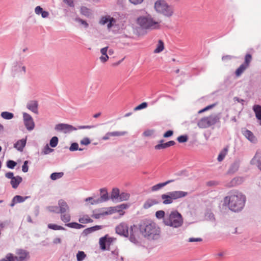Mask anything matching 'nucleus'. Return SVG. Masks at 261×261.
Listing matches in <instances>:
<instances>
[{"instance_id": "1", "label": "nucleus", "mask_w": 261, "mask_h": 261, "mask_svg": "<svg viewBox=\"0 0 261 261\" xmlns=\"http://www.w3.org/2000/svg\"><path fill=\"white\" fill-rule=\"evenodd\" d=\"M245 202V196L239 191L232 192L224 198V202L227 203L229 208L233 212L242 210Z\"/></svg>"}, {"instance_id": "2", "label": "nucleus", "mask_w": 261, "mask_h": 261, "mask_svg": "<svg viewBox=\"0 0 261 261\" xmlns=\"http://www.w3.org/2000/svg\"><path fill=\"white\" fill-rule=\"evenodd\" d=\"M137 23L140 28L144 30H159L162 27V21L150 15L139 17L137 19Z\"/></svg>"}, {"instance_id": "3", "label": "nucleus", "mask_w": 261, "mask_h": 261, "mask_svg": "<svg viewBox=\"0 0 261 261\" xmlns=\"http://www.w3.org/2000/svg\"><path fill=\"white\" fill-rule=\"evenodd\" d=\"M140 232L149 239H157L160 236V230L153 222L145 221L139 226Z\"/></svg>"}, {"instance_id": "4", "label": "nucleus", "mask_w": 261, "mask_h": 261, "mask_svg": "<svg viewBox=\"0 0 261 261\" xmlns=\"http://www.w3.org/2000/svg\"><path fill=\"white\" fill-rule=\"evenodd\" d=\"M116 232L120 235L125 237L129 236L130 240L134 243L137 241L138 234V227L134 225L131 226L130 230H128V226L123 223H120L116 227Z\"/></svg>"}, {"instance_id": "5", "label": "nucleus", "mask_w": 261, "mask_h": 261, "mask_svg": "<svg viewBox=\"0 0 261 261\" xmlns=\"http://www.w3.org/2000/svg\"><path fill=\"white\" fill-rule=\"evenodd\" d=\"M163 223L166 226L178 228L182 225L184 220L181 215L178 212L174 211L165 216Z\"/></svg>"}, {"instance_id": "6", "label": "nucleus", "mask_w": 261, "mask_h": 261, "mask_svg": "<svg viewBox=\"0 0 261 261\" xmlns=\"http://www.w3.org/2000/svg\"><path fill=\"white\" fill-rule=\"evenodd\" d=\"M154 8L157 12L167 17H170L173 14V8L164 0L157 1L154 4Z\"/></svg>"}, {"instance_id": "7", "label": "nucleus", "mask_w": 261, "mask_h": 261, "mask_svg": "<svg viewBox=\"0 0 261 261\" xmlns=\"http://www.w3.org/2000/svg\"><path fill=\"white\" fill-rule=\"evenodd\" d=\"M219 121V117L215 114L211 115L207 117L201 118L198 122L197 125L202 128H207L214 125Z\"/></svg>"}, {"instance_id": "8", "label": "nucleus", "mask_w": 261, "mask_h": 261, "mask_svg": "<svg viewBox=\"0 0 261 261\" xmlns=\"http://www.w3.org/2000/svg\"><path fill=\"white\" fill-rule=\"evenodd\" d=\"M128 207V205L125 203H123L116 206L111 207L108 209V211L106 212V214L107 215L112 214L117 212L120 214V215L122 216L125 213L124 210L126 209Z\"/></svg>"}, {"instance_id": "9", "label": "nucleus", "mask_w": 261, "mask_h": 261, "mask_svg": "<svg viewBox=\"0 0 261 261\" xmlns=\"http://www.w3.org/2000/svg\"><path fill=\"white\" fill-rule=\"evenodd\" d=\"M23 118L27 129L29 130H33L35 127V123L32 116L27 113H23Z\"/></svg>"}, {"instance_id": "10", "label": "nucleus", "mask_w": 261, "mask_h": 261, "mask_svg": "<svg viewBox=\"0 0 261 261\" xmlns=\"http://www.w3.org/2000/svg\"><path fill=\"white\" fill-rule=\"evenodd\" d=\"M55 129L58 131H62L64 133H68L76 130V128L71 125L60 123L56 125Z\"/></svg>"}, {"instance_id": "11", "label": "nucleus", "mask_w": 261, "mask_h": 261, "mask_svg": "<svg viewBox=\"0 0 261 261\" xmlns=\"http://www.w3.org/2000/svg\"><path fill=\"white\" fill-rule=\"evenodd\" d=\"M101 196L99 199L94 200L91 202L92 204H95L102 202L106 201L109 199L108 193L106 189L100 190Z\"/></svg>"}, {"instance_id": "12", "label": "nucleus", "mask_w": 261, "mask_h": 261, "mask_svg": "<svg viewBox=\"0 0 261 261\" xmlns=\"http://www.w3.org/2000/svg\"><path fill=\"white\" fill-rule=\"evenodd\" d=\"M17 261H24L29 258V253L23 249H18L16 252Z\"/></svg>"}, {"instance_id": "13", "label": "nucleus", "mask_w": 261, "mask_h": 261, "mask_svg": "<svg viewBox=\"0 0 261 261\" xmlns=\"http://www.w3.org/2000/svg\"><path fill=\"white\" fill-rule=\"evenodd\" d=\"M115 22V19L110 16L102 17L99 21V23L102 25L107 24V27L108 29L111 28Z\"/></svg>"}, {"instance_id": "14", "label": "nucleus", "mask_w": 261, "mask_h": 261, "mask_svg": "<svg viewBox=\"0 0 261 261\" xmlns=\"http://www.w3.org/2000/svg\"><path fill=\"white\" fill-rule=\"evenodd\" d=\"M107 237L108 235H106L105 237H101L99 239V243L100 247L102 250H106V245H108L109 246L112 241V239L111 238H108Z\"/></svg>"}, {"instance_id": "15", "label": "nucleus", "mask_w": 261, "mask_h": 261, "mask_svg": "<svg viewBox=\"0 0 261 261\" xmlns=\"http://www.w3.org/2000/svg\"><path fill=\"white\" fill-rule=\"evenodd\" d=\"M175 144V142L174 141H170L166 143H164V140H161L159 142V144L154 146V148L156 150H160L168 148Z\"/></svg>"}, {"instance_id": "16", "label": "nucleus", "mask_w": 261, "mask_h": 261, "mask_svg": "<svg viewBox=\"0 0 261 261\" xmlns=\"http://www.w3.org/2000/svg\"><path fill=\"white\" fill-rule=\"evenodd\" d=\"M38 103L36 100H31L28 102L27 108L35 114L38 113Z\"/></svg>"}, {"instance_id": "17", "label": "nucleus", "mask_w": 261, "mask_h": 261, "mask_svg": "<svg viewBox=\"0 0 261 261\" xmlns=\"http://www.w3.org/2000/svg\"><path fill=\"white\" fill-rule=\"evenodd\" d=\"M170 192L171 196L174 200L186 197L188 195V192L182 191H175Z\"/></svg>"}, {"instance_id": "18", "label": "nucleus", "mask_w": 261, "mask_h": 261, "mask_svg": "<svg viewBox=\"0 0 261 261\" xmlns=\"http://www.w3.org/2000/svg\"><path fill=\"white\" fill-rule=\"evenodd\" d=\"M243 134L250 142L254 143L257 142L256 138L250 130L246 129L243 132Z\"/></svg>"}, {"instance_id": "19", "label": "nucleus", "mask_w": 261, "mask_h": 261, "mask_svg": "<svg viewBox=\"0 0 261 261\" xmlns=\"http://www.w3.org/2000/svg\"><path fill=\"white\" fill-rule=\"evenodd\" d=\"M58 205L60 208L59 213L63 214L69 211V206L64 200L62 199L60 200L58 202Z\"/></svg>"}, {"instance_id": "20", "label": "nucleus", "mask_w": 261, "mask_h": 261, "mask_svg": "<svg viewBox=\"0 0 261 261\" xmlns=\"http://www.w3.org/2000/svg\"><path fill=\"white\" fill-rule=\"evenodd\" d=\"M159 203L158 201L155 199L153 198H149L146 201L144 202L143 204V208L145 209H148L151 206L156 205Z\"/></svg>"}, {"instance_id": "21", "label": "nucleus", "mask_w": 261, "mask_h": 261, "mask_svg": "<svg viewBox=\"0 0 261 261\" xmlns=\"http://www.w3.org/2000/svg\"><path fill=\"white\" fill-rule=\"evenodd\" d=\"M162 199L163 200V203L164 204H169L173 202L174 200L171 196V192H169L167 194H163L161 196Z\"/></svg>"}, {"instance_id": "22", "label": "nucleus", "mask_w": 261, "mask_h": 261, "mask_svg": "<svg viewBox=\"0 0 261 261\" xmlns=\"http://www.w3.org/2000/svg\"><path fill=\"white\" fill-rule=\"evenodd\" d=\"M29 197H22L19 195H16L14 196L12 199V202L10 204L11 207L14 206V205L17 203H21L24 201Z\"/></svg>"}, {"instance_id": "23", "label": "nucleus", "mask_w": 261, "mask_h": 261, "mask_svg": "<svg viewBox=\"0 0 261 261\" xmlns=\"http://www.w3.org/2000/svg\"><path fill=\"white\" fill-rule=\"evenodd\" d=\"M253 110L255 114V116L259 121V124L261 125V106L259 105H254Z\"/></svg>"}, {"instance_id": "24", "label": "nucleus", "mask_w": 261, "mask_h": 261, "mask_svg": "<svg viewBox=\"0 0 261 261\" xmlns=\"http://www.w3.org/2000/svg\"><path fill=\"white\" fill-rule=\"evenodd\" d=\"M102 228V226L101 225H95L94 226H93V227H89V228H86L85 229L84 231H83V233L85 234V235H87L89 233H91L95 231H96V230H99L100 229Z\"/></svg>"}, {"instance_id": "25", "label": "nucleus", "mask_w": 261, "mask_h": 261, "mask_svg": "<svg viewBox=\"0 0 261 261\" xmlns=\"http://www.w3.org/2000/svg\"><path fill=\"white\" fill-rule=\"evenodd\" d=\"M21 181L22 178L19 176H17L14 178H12V179L11 180V184L13 188L16 189Z\"/></svg>"}, {"instance_id": "26", "label": "nucleus", "mask_w": 261, "mask_h": 261, "mask_svg": "<svg viewBox=\"0 0 261 261\" xmlns=\"http://www.w3.org/2000/svg\"><path fill=\"white\" fill-rule=\"evenodd\" d=\"M172 181V180H168L163 183H159L152 186L151 188V190L152 191H156L161 189V188H163L164 186H166L167 184L170 183Z\"/></svg>"}, {"instance_id": "27", "label": "nucleus", "mask_w": 261, "mask_h": 261, "mask_svg": "<svg viewBox=\"0 0 261 261\" xmlns=\"http://www.w3.org/2000/svg\"><path fill=\"white\" fill-rule=\"evenodd\" d=\"M26 144V140L21 139L18 141L15 144L14 147L18 150L22 151Z\"/></svg>"}, {"instance_id": "28", "label": "nucleus", "mask_w": 261, "mask_h": 261, "mask_svg": "<svg viewBox=\"0 0 261 261\" xmlns=\"http://www.w3.org/2000/svg\"><path fill=\"white\" fill-rule=\"evenodd\" d=\"M119 190L118 188H114L111 192L110 198L113 200H118L119 197Z\"/></svg>"}, {"instance_id": "29", "label": "nucleus", "mask_w": 261, "mask_h": 261, "mask_svg": "<svg viewBox=\"0 0 261 261\" xmlns=\"http://www.w3.org/2000/svg\"><path fill=\"white\" fill-rule=\"evenodd\" d=\"M247 68L248 67L243 64L241 65L240 67L236 70L235 74L236 76L239 77Z\"/></svg>"}, {"instance_id": "30", "label": "nucleus", "mask_w": 261, "mask_h": 261, "mask_svg": "<svg viewBox=\"0 0 261 261\" xmlns=\"http://www.w3.org/2000/svg\"><path fill=\"white\" fill-rule=\"evenodd\" d=\"M61 214V219L63 222L67 223L70 221L71 216L68 211Z\"/></svg>"}, {"instance_id": "31", "label": "nucleus", "mask_w": 261, "mask_h": 261, "mask_svg": "<svg viewBox=\"0 0 261 261\" xmlns=\"http://www.w3.org/2000/svg\"><path fill=\"white\" fill-rule=\"evenodd\" d=\"M65 225H66V226H67L69 227L75 228V229H81L84 227V225L79 224L76 222H71V223L66 224Z\"/></svg>"}, {"instance_id": "32", "label": "nucleus", "mask_w": 261, "mask_h": 261, "mask_svg": "<svg viewBox=\"0 0 261 261\" xmlns=\"http://www.w3.org/2000/svg\"><path fill=\"white\" fill-rule=\"evenodd\" d=\"M63 175H64V173L62 172H55V173H53L50 175V177L52 180H55L56 179H59V178L62 177Z\"/></svg>"}, {"instance_id": "33", "label": "nucleus", "mask_w": 261, "mask_h": 261, "mask_svg": "<svg viewBox=\"0 0 261 261\" xmlns=\"http://www.w3.org/2000/svg\"><path fill=\"white\" fill-rule=\"evenodd\" d=\"M164 48V43L162 40H159L157 45V47L154 50V53H159L163 50Z\"/></svg>"}, {"instance_id": "34", "label": "nucleus", "mask_w": 261, "mask_h": 261, "mask_svg": "<svg viewBox=\"0 0 261 261\" xmlns=\"http://www.w3.org/2000/svg\"><path fill=\"white\" fill-rule=\"evenodd\" d=\"M17 257L14 256L11 253H8L6 256L5 258H2L0 261H15L17 260Z\"/></svg>"}, {"instance_id": "35", "label": "nucleus", "mask_w": 261, "mask_h": 261, "mask_svg": "<svg viewBox=\"0 0 261 261\" xmlns=\"http://www.w3.org/2000/svg\"><path fill=\"white\" fill-rule=\"evenodd\" d=\"M47 227L48 228L54 230H65V228L63 227L52 223L48 224Z\"/></svg>"}, {"instance_id": "36", "label": "nucleus", "mask_w": 261, "mask_h": 261, "mask_svg": "<svg viewBox=\"0 0 261 261\" xmlns=\"http://www.w3.org/2000/svg\"><path fill=\"white\" fill-rule=\"evenodd\" d=\"M228 151V149L226 148H224L221 152L219 153L218 156V161L219 162H221L225 156H226L227 153Z\"/></svg>"}, {"instance_id": "37", "label": "nucleus", "mask_w": 261, "mask_h": 261, "mask_svg": "<svg viewBox=\"0 0 261 261\" xmlns=\"http://www.w3.org/2000/svg\"><path fill=\"white\" fill-rule=\"evenodd\" d=\"M130 197V194L127 193L123 192L120 194L118 201H122L127 200Z\"/></svg>"}, {"instance_id": "38", "label": "nucleus", "mask_w": 261, "mask_h": 261, "mask_svg": "<svg viewBox=\"0 0 261 261\" xmlns=\"http://www.w3.org/2000/svg\"><path fill=\"white\" fill-rule=\"evenodd\" d=\"M1 115L5 119H11L14 117L13 113L8 112H3L1 113Z\"/></svg>"}, {"instance_id": "39", "label": "nucleus", "mask_w": 261, "mask_h": 261, "mask_svg": "<svg viewBox=\"0 0 261 261\" xmlns=\"http://www.w3.org/2000/svg\"><path fill=\"white\" fill-rule=\"evenodd\" d=\"M79 222H80L81 223L85 224V223H91L93 222V220H92V219L90 218L88 216H84L82 218H80L79 219Z\"/></svg>"}, {"instance_id": "40", "label": "nucleus", "mask_w": 261, "mask_h": 261, "mask_svg": "<svg viewBox=\"0 0 261 261\" xmlns=\"http://www.w3.org/2000/svg\"><path fill=\"white\" fill-rule=\"evenodd\" d=\"M251 60H252V56L250 54H248L245 57V61H244V63H243V64H244L247 67H248Z\"/></svg>"}, {"instance_id": "41", "label": "nucleus", "mask_w": 261, "mask_h": 261, "mask_svg": "<svg viewBox=\"0 0 261 261\" xmlns=\"http://www.w3.org/2000/svg\"><path fill=\"white\" fill-rule=\"evenodd\" d=\"M58 143V138L57 137H53L50 140L49 144L52 147L57 146Z\"/></svg>"}, {"instance_id": "42", "label": "nucleus", "mask_w": 261, "mask_h": 261, "mask_svg": "<svg viewBox=\"0 0 261 261\" xmlns=\"http://www.w3.org/2000/svg\"><path fill=\"white\" fill-rule=\"evenodd\" d=\"M86 256V255L83 251H79L76 254V258L78 261L83 260Z\"/></svg>"}, {"instance_id": "43", "label": "nucleus", "mask_w": 261, "mask_h": 261, "mask_svg": "<svg viewBox=\"0 0 261 261\" xmlns=\"http://www.w3.org/2000/svg\"><path fill=\"white\" fill-rule=\"evenodd\" d=\"M53 150H54L53 149L49 148L48 145H46L43 148V150L42 151L41 154H44V155L47 154H48V153L53 152Z\"/></svg>"}, {"instance_id": "44", "label": "nucleus", "mask_w": 261, "mask_h": 261, "mask_svg": "<svg viewBox=\"0 0 261 261\" xmlns=\"http://www.w3.org/2000/svg\"><path fill=\"white\" fill-rule=\"evenodd\" d=\"M155 216L158 219H164L165 216V212L162 210L158 211L155 213Z\"/></svg>"}, {"instance_id": "45", "label": "nucleus", "mask_w": 261, "mask_h": 261, "mask_svg": "<svg viewBox=\"0 0 261 261\" xmlns=\"http://www.w3.org/2000/svg\"><path fill=\"white\" fill-rule=\"evenodd\" d=\"M188 138L187 135H181L179 136L177 140L179 143H185L188 141Z\"/></svg>"}, {"instance_id": "46", "label": "nucleus", "mask_w": 261, "mask_h": 261, "mask_svg": "<svg viewBox=\"0 0 261 261\" xmlns=\"http://www.w3.org/2000/svg\"><path fill=\"white\" fill-rule=\"evenodd\" d=\"M82 150V149H79V145L77 143H73L71 144L70 148H69V150L71 151H75V150Z\"/></svg>"}, {"instance_id": "47", "label": "nucleus", "mask_w": 261, "mask_h": 261, "mask_svg": "<svg viewBox=\"0 0 261 261\" xmlns=\"http://www.w3.org/2000/svg\"><path fill=\"white\" fill-rule=\"evenodd\" d=\"M112 137L116 136H121L124 135L126 133L125 132H110Z\"/></svg>"}, {"instance_id": "48", "label": "nucleus", "mask_w": 261, "mask_h": 261, "mask_svg": "<svg viewBox=\"0 0 261 261\" xmlns=\"http://www.w3.org/2000/svg\"><path fill=\"white\" fill-rule=\"evenodd\" d=\"M147 107V103L146 102H144L138 105L137 107H135L134 110L135 111L140 110L146 108Z\"/></svg>"}, {"instance_id": "49", "label": "nucleus", "mask_w": 261, "mask_h": 261, "mask_svg": "<svg viewBox=\"0 0 261 261\" xmlns=\"http://www.w3.org/2000/svg\"><path fill=\"white\" fill-rule=\"evenodd\" d=\"M81 13L85 16H89L90 14V10L85 7L81 8Z\"/></svg>"}, {"instance_id": "50", "label": "nucleus", "mask_w": 261, "mask_h": 261, "mask_svg": "<svg viewBox=\"0 0 261 261\" xmlns=\"http://www.w3.org/2000/svg\"><path fill=\"white\" fill-rule=\"evenodd\" d=\"M7 165L8 168L13 169L16 165V163L13 161L10 160L7 162Z\"/></svg>"}, {"instance_id": "51", "label": "nucleus", "mask_w": 261, "mask_h": 261, "mask_svg": "<svg viewBox=\"0 0 261 261\" xmlns=\"http://www.w3.org/2000/svg\"><path fill=\"white\" fill-rule=\"evenodd\" d=\"M215 106H216V104H213L211 105H209V106L206 107L205 108H204V109L199 111L198 113L199 114L202 113H203L206 111H207V110H210V109L213 108Z\"/></svg>"}, {"instance_id": "52", "label": "nucleus", "mask_w": 261, "mask_h": 261, "mask_svg": "<svg viewBox=\"0 0 261 261\" xmlns=\"http://www.w3.org/2000/svg\"><path fill=\"white\" fill-rule=\"evenodd\" d=\"M80 143L82 145H88L90 143V141L89 138H85L81 141Z\"/></svg>"}, {"instance_id": "53", "label": "nucleus", "mask_w": 261, "mask_h": 261, "mask_svg": "<svg viewBox=\"0 0 261 261\" xmlns=\"http://www.w3.org/2000/svg\"><path fill=\"white\" fill-rule=\"evenodd\" d=\"M43 11V9L40 6H37L35 9V12L37 15L41 14Z\"/></svg>"}, {"instance_id": "54", "label": "nucleus", "mask_w": 261, "mask_h": 261, "mask_svg": "<svg viewBox=\"0 0 261 261\" xmlns=\"http://www.w3.org/2000/svg\"><path fill=\"white\" fill-rule=\"evenodd\" d=\"M202 239L200 238H190L188 240L189 242H201Z\"/></svg>"}, {"instance_id": "55", "label": "nucleus", "mask_w": 261, "mask_h": 261, "mask_svg": "<svg viewBox=\"0 0 261 261\" xmlns=\"http://www.w3.org/2000/svg\"><path fill=\"white\" fill-rule=\"evenodd\" d=\"M173 134V132L171 130H169L167 132H166L163 135V137L164 138H168L171 136H172Z\"/></svg>"}, {"instance_id": "56", "label": "nucleus", "mask_w": 261, "mask_h": 261, "mask_svg": "<svg viewBox=\"0 0 261 261\" xmlns=\"http://www.w3.org/2000/svg\"><path fill=\"white\" fill-rule=\"evenodd\" d=\"M109 59V56H108V55H101V56L100 57V60L101 61V62H103V63H105L106 62H107L108 61V60Z\"/></svg>"}, {"instance_id": "57", "label": "nucleus", "mask_w": 261, "mask_h": 261, "mask_svg": "<svg viewBox=\"0 0 261 261\" xmlns=\"http://www.w3.org/2000/svg\"><path fill=\"white\" fill-rule=\"evenodd\" d=\"M28 162L25 161L22 167V170L24 172H27L28 171V166L27 165Z\"/></svg>"}, {"instance_id": "58", "label": "nucleus", "mask_w": 261, "mask_h": 261, "mask_svg": "<svg viewBox=\"0 0 261 261\" xmlns=\"http://www.w3.org/2000/svg\"><path fill=\"white\" fill-rule=\"evenodd\" d=\"M49 210L50 212H54V213H58L59 212H58V207L57 206H49L48 207Z\"/></svg>"}, {"instance_id": "59", "label": "nucleus", "mask_w": 261, "mask_h": 261, "mask_svg": "<svg viewBox=\"0 0 261 261\" xmlns=\"http://www.w3.org/2000/svg\"><path fill=\"white\" fill-rule=\"evenodd\" d=\"M53 242L54 244H61L62 242V240L60 238H56L54 239Z\"/></svg>"}, {"instance_id": "60", "label": "nucleus", "mask_w": 261, "mask_h": 261, "mask_svg": "<svg viewBox=\"0 0 261 261\" xmlns=\"http://www.w3.org/2000/svg\"><path fill=\"white\" fill-rule=\"evenodd\" d=\"M129 2L134 4V5H138L141 4L143 0H129Z\"/></svg>"}, {"instance_id": "61", "label": "nucleus", "mask_w": 261, "mask_h": 261, "mask_svg": "<svg viewBox=\"0 0 261 261\" xmlns=\"http://www.w3.org/2000/svg\"><path fill=\"white\" fill-rule=\"evenodd\" d=\"M112 137L110 132L107 133L103 137L102 140H107Z\"/></svg>"}, {"instance_id": "62", "label": "nucleus", "mask_w": 261, "mask_h": 261, "mask_svg": "<svg viewBox=\"0 0 261 261\" xmlns=\"http://www.w3.org/2000/svg\"><path fill=\"white\" fill-rule=\"evenodd\" d=\"M108 48V46L101 48L100 49V53H101V55H107Z\"/></svg>"}, {"instance_id": "63", "label": "nucleus", "mask_w": 261, "mask_h": 261, "mask_svg": "<svg viewBox=\"0 0 261 261\" xmlns=\"http://www.w3.org/2000/svg\"><path fill=\"white\" fill-rule=\"evenodd\" d=\"M6 176L8 178H10L11 180L12 178H14L15 176H14L13 173L12 172H8L6 174Z\"/></svg>"}, {"instance_id": "64", "label": "nucleus", "mask_w": 261, "mask_h": 261, "mask_svg": "<svg viewBox=\"0 0 261 261\" xmlns=\"http://www.w3.org/2000/svg\"><path fill=\"white\" fill-rule=\"evenodd\" d=\"M41 14L43 18H47L49 16V13L45 11H43Z\"/></svg>"}]
</instances>
